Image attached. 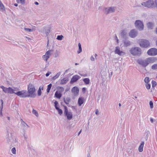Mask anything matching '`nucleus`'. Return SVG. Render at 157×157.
Instances as JSON below:
<instances>
[{"mask_svg":"<svg viewBox=\"0 0 157 157\" xmlns=\"http://www.w3.org/2000/svg\"><path fill=\"white\" fill-rule=\"evenodd\" d=\"M12 90L13 91V94H16V93L19 91V89L17 88L14 87L13 89H12Z\"/></svg>","mask_w":157,"mask_h":157,"instance_id":"nucleus-34","label":"nucleus"},{"mask_svg":"<svg viewBox=\"0 0 157 157\" xmlns=\"http://www.w3.org/2000/svg\"><path fill=\"white\" fill-rule=\"evenodd\" d=\"M149 105L150 108L152 109L153 108V102L152 101H150L149 102Z\"/></svg>","mask_w":157,"mask_h":157,"instance_id":"nucleus-44","label":"nucleus"},{"mask_svg":"<svg viewBox=\"0 0 157 157\" xmlns=\"http://www.w3.org/2000/svg\"><path fill=\"white\" fill-rule=\"evenodd\" d=\"M56 97L58 98H60L62 96V94L59 92L56 91L55 94Z\"/></svg>","mask_w":157,"mask_h":157,"instance_id":"nucleus-27","label":"nucleus"},{"mask_svg":"<svg viewBox=\"0 0 157 157\" xmlns=\"http://www.w3.org/2000/svg\"><path fill=\"white\" fill-rule=\"evenodd\" d=\"M83 81L86 85H88L90 83V80L89 78H86L83 79Z\"/></svg>","mask_w":157,"mask_h":157,"instance_id":"nucleus-29","label":"nucleus"},{"mask_svg":"<svg viewBox=\"0 0 157 157\" xmlns=\"http://www.w3.org/2000/svg\"><path fill=\"white\" fill-rule=\"evenodd\" d=\"M21 126L23 128V129H27L29 127V126L24 121L21 119Z\"/></svg>","mask_w":157,"mask_h":157,"instance_id":"nucleus-21","label":"nucleus"},{"mask_svg":"<svg viewBox=\"0 0 157 157\" xmlns=\"http://www.w3.org/2000/svg\"><path fill=\"white\" fill-rule=\"evenodd\" d=\"M0 88L2 89L3 91L6 93L13 94V91L12 90V88L10 87H9L8 88H7L3 86H0Z\"/></svg>","mask_w":157,"mask_h":157,"instance_id":"nucleus-12","label":"nucleus"},{"mask_svg":"<svg viewBox=\"0 0 157 157\" xmlns=\"http://www.w3.org/2000/svg\"><path fill=\"white\" fill-rule=\"evenodd\" d=\"M78 50L77 51V52L78 54L81 52L82 51V49L81 47V45L80 43H79L78 44Z\"/></svg>","mask_w":157,"mask_h":157,"instance_id":"nucleus-32","label":"nucleus"},{"mask_svg":"<svg viewBox=\"0 0 157 157\" xmlns=\"http://www.w3.org/2000/svg\"><path fill=\"white\" fill-rule=\"evenodd\" d=\"M39 32L46 34L48 36L50 32V28L48 26H45L39 30Z\"/></svg>","mask_w":157,"mask_h":157,"instance_id":"nucleus-7","label":"nucleus"},{"mask_svg":"<svg viewBox=\"0 0 157 157\" xmlns=\"http://www.w3.org/2000/svg\"><path fill=\"white\" fill-rule=\"evenodd\" d=\"M114 52L115 54H117L119 56H123L125 54V53L120 50V48L119 47H115Z\"/></svg>","mask_w":157,"mask_h":157,"instance_id":"nucleus-15","label":"nucleus"},{"mask_svg":"<svg viewBox=\"0 0 157 157\" xmlns=\"http://www.w3.org/2000/svg\"><path fill=\"white\" fill-rule=\"evenodd\" d=\"M142 5L149 8H153L155 7V2L152 0H148L147 1L143 2Z\"/></svg>","mask_w":157,"mask_h":157,"instance_id":"nucleus-5","label":"nucleus"},{"mask_svg":"<svg viewBox=\"0 0 157 157\" xmlns=\"http://www.w3.org/2000/svg\"><path fill=\"white\" fill-rule=\"evenodd\" d=\"M64 101L67 105H68L71 101V99L69 97L67 98L66 99L64 98Z\"/></svg>","mask_w":157,"mask_h":157,"instance_id":"nucleus-30","label":"nucleus"},{"mask_svg":"<svg viewBox=\"0 0 157 157\" xmlns=\"http://www.w3.org/2000/svg\"><path fill=\"white\" fill-rule=\"evenodd\" d=\"M2 110H0V116L2 117Z\"/></svg>","mask_w":157,"mask_h":157,"instance_id":"nucleus-54","label":"nucleus"},{"mask_svg":"<svg viewBox=\"0 0 157 157\" xmlns=\"http://www.w3.org/2000/svg\"><path fill=\"white\" fill-rule=\"evenodd\" d=\"M33 112L36 116L38 115V114L36 110H33Z\"/></svg>","mask_w":157,"mask_h":157,"instance_id":"nucleus-47","label":"nucleus"},{"mask_svg":"<svg viewBox=\"0 0 157 157\" xmlns=\"http://www.w3.org/2000/svg\"><path fill=\"white\" fill-rule=\"evenodd\" d=\"M54 104L55 109L58 111L59 114L61 115L63 113V111L61 109L59 108V105L58 102L57 101H55L54 102Z\"/></svg>","mask_w":157,"mask_h":157,"instance_id":"nucleus-18","label":"nucleus"},{"mask_svg":"<svg viewBox=\"0 0 157 157\" xmlns=\"http://www.w3.org/2000/svg\"><path fill=\"white\" fill-rule=\"evenodd\" d=\"M82 90L83 92H85L86 90V88H83L82 89Z\"/></svg>","mask_w":157,"mask_h":157,"instance_id":"nucleus-61","label":"nucleus"},{"mask_svg":"<svg viewBox=\"0 0 157 157\" xmlns=\"http://www.w3.org/2000/svg\"><path fill=\"white\" fill-rule=\"evenodd\" d=\"M17 3H20L21 4H24L25 3V0H16Z\"/></svg>","mask_w":157,"mask_h":157,"instance_id":"nucleus-33","label":"nucleus"},{"mask_svg":"<svg viewBox=\"0 0 157 157\" xmlns=\"http://www.w3.org/2000/svg\"><path fill=\"white\" fill-rule=\"evenodd\" d=\"M64 113L65 116L67 117V119L68 120H70L72 118V114L71 112H68V110L67 107L64 106Z\"/></svg>","mask_w":157,"mask_h":157,"instance_id":"nucleus-9","label":"nucleus"},{"mask_svg":"<svg viewBox=\"0 0 157 157\" xmlns=\"http://www.w3.org/2000/svg\"><path fill=\"white\" fill-rule=\"evenodd\" d=\"M147 54L149 56H155L157 55V49L155 48H151L149 49Z\"/></svg>","mask_w":157,"mask_h":157,"instance_id":"nucleus-13","label":"nucleus"},{"mask_svg":"<svg viewBox=\"0 0 157 157\" xmlns=\"http://www.w3.org/2000/svg\"><path fill=\"white\" fill-rule=\"evenodd\" d=\"M0 10L2 12H3L5 11V7L3 4L2 3L1 1L0 0Z\"/></svg>","mask_w":157,"mask_h":157,"instance_id":"nucleus-26","label":"nucleus"},{"mask_svg":"<svg viewBox=\"0 0 157 157\" xmlns=\"http://www.w3.org/2000/svg\"><path fill=\"white\" fill-rule=\"evenodd\" d=\"M147 26L148 29H153L154 25L152 22H149L147 24Z\"/></svg>","mask_w":157,"mask_h":157,"instance_id":"nucleus-28","label":"nucleus"},{"mask_svg":"<svg viewBox=\"0 0 157 157\" xmlns=\"http://www.w3.org/2000/svg\"><path fill=\"white\" fill-rule=\"evenodd\" d=\"M112 74H113V72H111V73H110V74H109V78H111L112 75Z\"/></svg>","mask_w":157,"mask_h":157,"instance_id":"nucleus-55","label":"nucleus"},{"mask_svg":"<svg viewBox=\"0 0 157 157\" xmlns=\"http://www.w3.org/2000/svg\"><path fill=\"white\" fill-rule=\"evenodd\" d=\"M144 142L142 141L141 142L139 148L138 150L139 152H141L143 151V148L144 147Z\"/></svg>","mask_w":157,"mask_h":157,"instance_id":"nucleus-25","label":"nucleus"},{"mask_svg":"<svg viewBox=\"0 0 157 157\" xmlns=\"http://www.w3.org/2000/svg\"><path fill=\"white\" fill-rule=\"evenodd\" d=\"M0 101V102L1 103V105H3V101L1 99Z\"/></svg>","mask_w":157,"mask_h":157,"instance_id":"nucleus-60","label":"nucleus"},{"mask_svg":"<svg viewBox=\"0 0 157 157\" xmlns=\"http://www.w3.org/2000/svg\"><path fill=\"white\" fill-rule=\"evenodd\" d=\"M150 121L152 123H153V118H150Z\"/></svg>","mask_w":157,"mask_h":157,"instance_id":"nucleus-58","label":"nucleus"},{"mask_svg":"<svg viewBox=\"0 0 157 157\" xmlns=\"http://www.w3.org/2000/svg\"><path fill=\"white\" fill-rule=\"evenodd\" d=\"M123 43L124 46L125 47H128L130 46L132 44V42L130 41L125 39L123 40Z\"/></svg>","mask_w":157,"mask_h":157,"instance_id":"nucleus-20","label":"nucleus"},{"mask_svg":"<svg viewBox=\"0 0 157 157\" xmlns=\"http://www.w3.org/2000/svg\"><path fill=\"white\" fill-rule=\"evenodd\" d=\"M34 3L35 5H38L39 4L38 2H34Z\"/></svg>","mask_w":157,"mask_h":157,"instance_id":"nucleus-62","label":"nucleus"},{"mask_svg":"<svg viewBox=\"0 0 157 157\" xmlns=\"http://www.w3.org/2000/svg\"><path fill=\"white\" fill-rule=\"evenodd\" d=\"M34 86L32 84H29L28 87L27 93L29 97L35 98L36 96Z\"/></svg>","mask_w":157,"mask_h":157,"instance_id":"nucleus-2","label":"nucleus"},{"mask_svg":"<svg viewBox=\"0 0 157 157\" xmlns=\"http://www.w3.org/2000/svg\"><path fill=\"white\" fill-rule=\"evenodd\" d=\"M53 52V50H49L45 53V55L43 56V58L45 61H47L48 59L49 58L51 53H52Z\"/></svg>","mask_w":157,"mask_h":157,"instance_id":"nucleus-14","label":"nucleus"},{"mask_svg":"<svg viewBox=\"0 0 157 157\" xmlns=\"http://www.w3.org/2000/svg\"><path fill=\"white\" fill-rule=\"evenodd\" d=\"M12 152L13 154H16V150L15 147H13L11 149Z\"/></svg>","mask_w":157,"mask_h":157,"instance_id":"nucleus-43","label":"nucleus"},{"mask_svg":"<svg viewBox=\"0 0 157 157\" xmlns=\"http://www.w3.org/2000/svg\"><path fill=\"white\" fill-rule=\"evenodd\" d=\"M24 138H25V140H27V136H25V135L24 134Z\"/></svg>","mask_w":157,"mask_h":157,"instance_id":"nucleus-59","label":"nucleus"},{"mask_svg":"<svg viewBox=\"0 0 157 157\" xmlns=\"http://www.w3.org/2000/svg\"><path fill=\"white\" fill-rule=\"evenodd\" d=\"M155 32V33L157 34V27L156 28Z\"/></svg>","mask_w":157,"mask_h":157,"instance_id":"nucleus-64","label":"nucleus"},{"mask_svg":"<svg viewBox=\"0 0 157 157\" xmlns=\"http://www.w3.org/2000/svg\"><path fill=\"white\" fill-rule=\"evenodd\" d=\"M3 105H1V106L0 107V110H2V109L3 108Z\"/></svg>","mask_w":157,"mask_h":157,"instance_id":"nucleus-56","label":"nucleus"},{"mask_svg":"<svg viewBox=\"0 0 157 157\" xmlns=\"http://www.w3.org/2000/svg\"><path fill=\"white\" fill-rule=\"evenodd\" d=\"M98 109H97L96 111V112H95V114L97 115H98Z\"/></svg>","mask_w":157,"mask_h":157,"instance_id":"nucleus-57","label":"nucleus"},{"mask_svg":"<svg viewBox=\"0 0 157 157\" xmlns=\"http://www.w3.org/2000/svg\"><path fill=\"white\" fill-rule=\"evenodd\" d=\"M155 7H156L157 9V0H155Z\"/></svg>","mask_w":157,"mask_h":157,"instance_id":"nucleus-50","label":"nucleus"},{"mask_svg":"<svg viewBox=\"0 0 157 157\" xmlns=\"http://www.w3.org/2000/svg\"><path fill=\"white\" fill-rule=\"evenodd\" d=\"M136 27L140 30H142L144 29V25L142 22L140 20H137L135 23Z\"/></svg>","mask_w":157,"mask_h":157,"instance_id":"nucleus-10","label":"nucleus"},{"mask_svg":"<svg viewBox=\"0 0 157 157\" xmlns=\"http://www.w3.org/2000/svg\"><path fill=\"white\" fill-rule=\"evenodd\" d=\"M115 40H117V42L118 43V41H119V40L118 39V38L117 37V36L116 35V36H115Z\"/></svg>","mask_w":157,"mask_h":157,"instance_id":"nucleus-52","label":"nucleus"},{"mask_svg":"<svg viewBox=\"0 0 157 157\" xmlns=\"http://www.w3.org/2000/svg\"><path fill=\"white\" fill-rule=\"evenodd\" d=\"M116 9V7L114 6L105 8L104 10L106 14H108L110 13H113L115 11Z\"/></svg>","mask_w":157,"mask_h":157,"instance_id":"nucleus-11","label":"nucleus"},{"mask_svg":"<svg viewBox=\"0 0 157 157\" xmlns=\"http://www.w3.org/2000/svg\"><path fill=\"white\" fill-rule=\"evenodd\" d=\"M128 32L127 30L124 29L121 31L120 35L123 38L126 39L127 38Z\"/></svg>","mask_w":157,"mask_h":157,"instance_id":"nucleus-17","label":"nucleus"},{"mask_svg":"<svg viewBox=\"0 0 157 157\" xmlns=\"http://www.w3.org/2000/svg\"><path fill=\"white\" fill-rule=\"evenodd\" d=\"M71 91L74 94V95H76L78 94L79 90L78 87L75 86L72 88Z\"/></svg>","mask_w":157,"mask_h":157,"instance_id":"nucleus-22","label":"nucleus"},{"mask_svg":"<svg viewBox=\"0 0 157 157\" xmlns=\"http://www.w3.org/2000/svg\"><path fill=\"white\" fill-rule=\"evenodd\" d=\"M59 56V54L57 52H56L55 53V57H57L58 56Z\"/></svg>","mask_w":157,"mask_h":157,"instance_id":"nucleus-49","label":"nucleus"},{"mask_svg":"<svg viewBox=\"0 0 157 157\" xmlns=\"http://www.w3.org/2000/svg\"><path fill=\"white\" fill-rule=\"evenodd\" d=\"M80 78V77L77 75H75L73 76L71 78L70 82L71 84H72L74 82H76L78 79Z\"/></svg>","mask_w":157,"mask_h":157,"instance_id":"nucleus-19","label":"nucleus"},{"mask_svg":"<svg viewBox=\"0 0 157 157\" xmlns=\"http://www.w3.org/2000/svg\"><path fill=\"white\" fill-rule=\"evenodd\" d=\"M152 87H154L157 85V83L155 81L152 80L151 82Z\"/></svg>","mask_w":157,"mask_h":157,"instance_id":"nucleus-38","label":"nucleus"},{"mask_svg":"<svg viewBox=\"0 0 157 157\" xmlns=\"http://www.w3.org/2000/svg\"><path fill=\"white\" fill-rule=\"evenodd\" d=\"M130 53L134 56H140L142 53L141 49L138 47L132 48L130 50Z\"/></svg>","mask_w":157,"mask_h":157,"instance_id":"nucleus-4","label":"nucleus"},{"mask_svg":"<svg viewBox=\"0 0 157 157\" xmlns=\"http://www.w3.org/2000/svg\"><path fill=\"white\" fill-rule=\"evenodd\" d=\"M157 59L154 57H150L147 58L145 59H138L137 62L140 65L143 67H145L150 63H152L155 62Z\"/></svg>","mask_w":157,"mask_h":157,"instance_id":"nucleus-1","label":"nucleus"},{"mask_svg":"<svg viewBox=\"0 0 157 157\" xmlns=\"http://www.w3.org/2000/svg\"><path fill=\"white\" fill-rule=\"evenodd\" d=\"M25 30L27 32H32V30L31 29L29 28H24Z\"/></svg>","mask_w":157,"mask_h":157,"instance_id":"nucleus-45","label":"nucleus"},{"mask_svg":"<svg viewBox=\"0 0 157 157\" xmlns=\"http://www.w3.org/2000/svg\"><path fill=\"white\" fill-rule=\"evenodd\" d=\"M87 157H90V153H88L87 154Z\"/></svg>","mask_w":157,"mask_h":157,"instance_id":"nucleus-63","label":"nucleus"},{"mask_svg":"<svg viewBox=\"0 0 157 157\" xmlns=\"http://www.w3.org/2000/svg\"><path fill=\"white\" fill-rule=\"evenodd\" d=\"M60 75V73H57L56 75L53 77L52 78L53 80H55Z\"/></svg>","mask_w":157,"mask_h":157,"instance_id":"nucleus-39","label":"nucleus"},{"mask_svg":"<svg viewBox=\"0 0 157 157\" xmlns=\"http://www.w3.org/2000/svg\"><path fill=\"white\" fill-rule=\"evenodd\" d=\"M52 86V84L51 83L49 84L47 86V92L49 93L50 92V90Z\"/></svg>","mask_w":157,"mask_h":157,"instance_id":"nucleus-35","label":"nucleus"},{"mask_svg":"<svg viewBox=\"0 0 157 157\" xmlns=\"http://www.w3.org/2000/svg\"><path fill=\"white\" fill-rule=\"evenodd\" d=\"M80 75L81 76L83 77H86L87 76V75L86 74H82Z\"/></svg>","mask_w":157,"mask_h":157,"instance_id":"nucleus-53","label":"nucleus"},{"mask_svg":"<svg viewBox=\"0 0 157 157\" xmlns=\"http://www.w3.org/2000/svg\"><path fill=\"white\" fill-rule=\"evenodd\" d=\"M41 89L43 90V87H41V86H40L37 92L38 95V96H40L41 94Z\"/></svg>","mask_w":157,"mask_h":157,"instance_id":"nucleus-31","label":"nucleus"},{"mask_svg":"<svg viewBox=\"0 0 157 157\" xmlns=\"http://www.w3.org/2000/svg\"><path fill=\"white\" fill-rule=\"evenodd\" d=\"M16 94L21 98H25L29 97L27 92L26 90H24L18 91L16 93Z\"/></svg>","mask_w":157,"mask_h":157,"instance_id":"nucleus-8","label":"nucleus"},{"mask_svg":"<svg viewBox=\"0 0 157 157\" xmlns=\"http://www.w3.org/2000/svg\"><path fill=\"white\" fill-rule=\"evenodd\" d=\"M63 36L62 35H58L57 36L56 39L58 40H61L63 39Z\"/></svg>","mask_w":157,"mask_h":157,"instance_id":"nucleus-36","label":"nucleus"},{"mask_svg":"<svg viewBox=\"0 0 157 157\" xmlns=\"http://www.w3.org/2000/svg\"><path fill=\"white\" fill-rule=\"evenodd\" d=\"M32 32L36 30V27L35 26H32V29H31Z\"/></svg>","mask_w":157,"mask_h":157,"instance_id":"nucleus-46","label":"nucleus"},{"mask_svg":"<svg viewBox=\"0 0 157 157\" xmlns=\"http://www.w3.org/2000/svg\"><path fill=\"white\" fill-rule=\"evenodd\" d=\"M140 46L143 48H147L150 46L149 41L146 40L141 39L139 41Z\"/></svg>","mask_w":157,"mask_h":157,"instance_id":"nucleus-6","label":"nucleus"},{"mask_svg":"<svg viewBox=\"0 0 157 157\" xmlns=\"http://www.w3.org/2000/svg\"><path fill=\"white\" fill-rule=\"evenodd\" d=\"M58 89L60 90V92H62L63 91L64 89L63 87L60 86H59Z\"/></svg>","mask_w":157,"mask_h":157,"instance_id":"nucleus-42","label":"nucleus"},{"mask_svg":"<svg viewBox=\"0 0 157 157\" xmlns=\"http://www.w3.org/2000/svg\"><path fill=\"white\" fill-rule=\"evenodd\" d=\"M84 98L83 97H80L78 100V105L80 106L84 102Z\"/></svg>","mask_w":157,"mask_h":157,"instance_id":"nucleus-24","label":"nucleus"},{"mask_svg":"<svg viewBox=\"0 0 157 157\" xmlns=\"http://www.w3.org/2000/svg\"><path fill=\"white\" fill-rule=\"evenodd\" d=\"M151 69L153 70L157 69V63L153 65L151 67Z\"/></svg>","mask_w":157,"mask_h":157,"instance_id":"nucleus-37","label":"nucleus"},{"mask_svg":"<svg viewBox=\"0 0 157 157\" xmlns=\"http://www.w3.org/2000/svg\"><path fill=\"white\" fill-rule=\"evenodd\" d=\"M51 73V72H48V73H47L46 74V77H48V76H49V75H50V74Z\"/></svg>","mask_w":157,"mask_h":157,"instance_id":"nucleus-51","label":"nucleus"},{"mask_svg":"<svg viewBox=\"0 0 157 157\" xmlns=\"http://www.w3.org/2000/svg\"><path fill=\"white\" fill-rule=\"evenodd\" d=\"M69 81V78L68 77H66L62 79L60 82L61 85H64L66 84Z\"/></svg>","mask_w":157,"mask_h":157,"instance_id":"nucleus-23","label":"nucleus"},{"mask_svg":"<svg viewBox=\"0 0 157 157\" xmlns=\"http://www.w3.org/2000/svg\"><path fill=\"white\" fill-rule=\"evenodd\" d=\"M90 59L92 61H94L95 60L94 58V57L93 56H91L90 58Z\"/></svg>","mask_w":157,"mask_h":157,"instance_id":"nucleus-48","label":"nucleus"},{"mask_svg":"<svg viewBox=\"0 0 157 157\" xmlns=\"http://www.w3.org/2000/svg\"><path fill=\"white\" fill-rule=\"evenodd\" d=\"M9 134V132L7 130V134L6 136V139L7 143L11 146L15 144L17 142L16 138L14 136H12L11 133Z\"/></svg>","mask_w":157,"mask_h":157,"instance_id":"nucleus-3","label":"nucleus"},{"mask_svg":"<svg viewBox=\"0 0 157 157\" xmlns=\"http://www.w3.org/2000/svg\"><path fill=\"white\" fill-rule=\"evenodd\" d=\"M144 81L146 83H148L150 81L149 78L148 77H145Z\"/></svg>","mask_w":157,"mask_h":157,"instance_id":"nucleus-40","label":"nucleus"},{"mask_svg":"<svg viewBox=\"0 0 157 157\" xmlns=\"http://www.w3.org/2000/svg\"><path fill=\"white\" fill-rule=\"evenodd\" d=\"M137 31L135 29H133L131 30L129 33V36L131 37L134 38L137 36Z\"/></svg>","mask_w":157,"mask_h":157,"instance_id":"nucleus-16","label":"nucleus"},{"mask_svg":"<svg viewBox=\"0 0 157 157\" xmlns=\"http://www.w3.org/2000/svg\"><path fill=\"white\" fill-rule=\"evenodd\" d=\"M145 86L147 90H149L151 88V85L150 84L147 83H146L145 84Z\"/></svg>","mask_w":157,"mask_h":157,"instance_id":"nucleus-41","label":"nucleus"}]
</instances>
